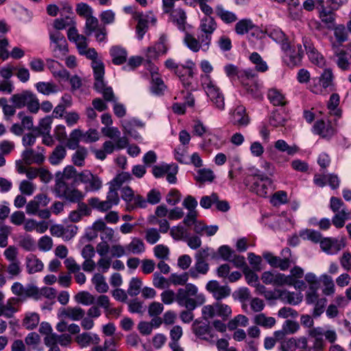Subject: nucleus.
I'll list each match as a JSON object with an SVG mask.
<instances>
[{
    "label": "nucleus",
    "mask_w": 351,
    "mask_h": 351,
    "mask_svg": "<svg viewBox=\"0 0 351 351\" xmlns=\"http://www.w3.org/2000/svg\"><path fill=\"white\" fill-rule=\"evenodd\" d=\"M211 104L219 110L225 109L224 95L215 81L201 84Z\"/></svg>",
    "instance_id": "obj_10"
},
{
    "label": "nucleus",
    "mask_w": 351,
    "mask_h": 351,
    "mask_svg": "<svg viewBox=\"0 0 351 351\" xmlns=\"http://www.w3.org/2000/svg\"><path fill=\"white\" fill-rule=\"evenodd\" d=\"M51 45L55 51H59L64 54L68 51L67 43L64 35L59 31H53L49 33Z\"/></svg>",
    "instance_id": "obj_30"
},
{
    "label": "nucleus",
    "mask_w": 351,
    "mask_h": 351,
    "mask_svg": "<svg viewBox=\"0 0 351 351\" xmlns=\"http://www.w3.org/2000/svg\"><path fill=\"white\" fill-rule=\"evenodd\" d=\"M77 51L82 56H86V58L92 60V68L94 70V63H103L101 60H97V53L94 48H88L87 40L85 43H83L81 46L78 47Z\"/></svg>",
    "instance_id": "obj_42"
},
{
    "label": "nucleus",
    "mask_w": 351,
    "mask_h": 351,
    "mask_svg": "<svg viewBox=\"0 0 351 351\" xmlns=\"http://www.w3.org/2000/svg\"><path fill=\"white\" fill-rule=\"evenodd\" d=\"M67 37L71 42L75 44L77 49L87 40L86 36L78 33L75 25L69 27L67 31Z\"/></svg>",
    "instance_id": "obj_51"
},
{
    "label": "nucleus",
    "mask_w": 351,
    "mask_h": 351,
    "mask_svg": "<svg viewBox=\"0 0 351 351\" xmlns=\"http://www.w3.org/2000/svg\"><path fill=\"white\" fill-rule=\"evenodd\" d=\"M37 91L44 95L56 94L58 92V87L53 82H39L35 85Z\"/></svg>",
    "instance_id": "obj_49"
},
{
    "label": "nucleus",
    "mask_w": 351,
    "mask_h": 351,
    "mask_svg": "<svg viewBox=\"0 0 351 351\" xmlns=\"http://www.w3.org/2000/svg\"><path fill=\"white\" fill-rule=\"evenodd\" d=\"M11 291L16 296L15 298L22 304L29 298L34 299L37 294V287L32 284L23 286L21 282H15L11 287Z\"/></svg>",
    "instance_id": "obj_17"
},
{
    "label": "nucleus",
    "mask_w": 351,
    "mask_h": 351,
    "mask_svg": "<svg viewBox=\"0 0 351 351\" xmlns=\"http://www.w3.org/2000/svg\"><path fill=\"white\" fill-rule=\"evenodd\" d=\"M311 132L324 138H330L335 134V129L329 120L317 119L313 123Z\"/></svg>",
    "instance_id": "obj_22"
},
{
    "label": "nucleus",
    "mask_w": 351,
    "mask_h": 351,
    "mask_svg": "<svg viewBox=\"0 0 351 351\" xmlns=\"http://www.w3.org/2000/svg\"><path fill=\"white\" fill-rule=\"evenodd\" d=\"M71 341L72 338L69 334L58 335L55 333L44 338V342L47 346L59 344L61 346L66 347L71 344Z\"/></svg>",
    "instance_id": "obj_33"
},
{
    "label": "nucleus",
    "mask_w": 351,
    "mask_h": 351,
    "mask_svg": "<svg viewBox=\"0 0 351 351\" xmlns=\"http://www.w3.org/2000/svg\"><path fill=\"white\" fill-rule=\"evenodd\" d=\"M333 73L330 69H326L319 78H314L309 86L310 90L317 95H325L333 86Z\"/></svg>",
    "instance_id": "obj_9"
},
{
    "label": "nucleus",
    "mask_w": 351,
    "mask_h": 351,
    "mask_svg": "<svg viewBox=\"0 0 351 351\" xmlns=\"http://www.w3.org/2000/svg\"><path fill=\"white\" fill-rule=\"evenodd\" d=\"M275 148L282 152H286L289 156H293L299 152V147L296 145H289L288 143L282 139H279L275 142Z\"/></svg>",
    "instance_id": "obj_53"
},
{
    "label": "nucleus",
    "mask_w": 351,
    "mask_h": 351,
    "mask_svg": "<svg viewBox=\"0 0 351 351\" xmlns=\"http://www.w3.org/2000/svg\"><path fill=\"white\" fill-rule=\"evenodd\" d=\"M10 102L15 105L17 109L27 107L29 112L36 114L40 109V102L35 94L32 91L25 90L12 95Z\"/></svg>",
    "instance_id": "obj_5"
},
{
    "label": "nucleus",
    "mask_w": 351,
    "mask_h": 351,
    "mask_svg": "<svg viewBox=\"0 0 351 351\" xmlns=\"http://www.w3.org/2000/svg\"><path fill=\"white\" fill-rule=\"evenodd\" d=\"M206 290L217 300H221L230 295L231 289L227 285H221L217 280H210L206 285Z\"/></svg>",
    "instance_id": "obj_24"
},
{
    "label": "nucleus",
    "mask_w": 351,
    "mask_h": 351,
    "mask_svg": "<svg viewBox=\"0 0 351 351\" xmlns=\"http://www.w3.org/2000/svg\"><path fill=\"white\" fill-rule=\"evenodd\" d=\"M250 60L255 64L256 71L261 73L266 72L269 67L265 61L257 52H253L250 56Z\"/></svg>",
    "instance_id": "obj_58"
},
{
    "label": "nucleus",
    "mask_w": 351,
    "mask_h": 351,
    "mask_svg": "<svg viewBox=\"0 0 351 351\" xmlns=\"http://www.w3.org/2000/svg\"><path fill=\"white\" fill-rule=\"evenodd\" d=\"M209 271V265L206 261L195 259L194 265L189 269V274L192 278L196 279L201 275H206Z\"/></svg>",
    "instance_id": "obj_38"
},
{
    "label": "nucleus",
    "mask_w": 351,
    "mask_h": 351,
    "mask_svg": "<svg viewBox=\"0 0 351 351\" xmlns=\"http://www.w3.org/2000/svg\"><path fill=\"white\" fill-rule=\"evenodd\" d=\"M100 232V239L101 241L96 246V251L100 256H105L110 250L109 242L113 241L114 231L112 228L106 226L102 219L97 220L95 226Z\"/></svg>",
    "instance_id": "obj_7"
},
{
    "label": "nucleus",
    "mask_w": 351,
    "mask_h": 351,
    "mask_svg": "<svg viewBox=\"0 0 351 351\" xmlns=\"http://www.w3.org/2000/svg\"><path fill=\"white\" fill-rule=\"evenodd\" d=\"M76 169L71 165L64 167L63 171H58L56 173V183L64 182V180H70L76 176Z\"/></svg>",
    "instance_id": "obj_55"
},
{
    "label": "nucleus",
    "mask_w": 351,
    "mask_h": 351,
    "mask_svg": "<svg viewBox=\"0 0 351 351\" xmlns=\"http://www.w3.org/2000/svg\"><path fill=\"white\" fill-rule=\"evenodd\" d=\"M195 70V62L191 60H187L184 64H180L176 71V75L186 88H189L191 86Z\"/></svg>",
    "instance_id": "obj_15"
},
{
    "label": "nucleus",
    "mask_w": 351,
    "mask_h": 351,
    "mask_svg": "<svg viewBox=\"0 0 351 351\" xmlns=\"http://www.w3.org/2000/svg\"><path fill=\"white\" fill-rule=\"evenodd\" d=\"M128 254H140L145 252V244L142 239L138 237L132 238L131 241L125 245Z\"/></svg>",
    "instance_id": "obj_46"
},
{
    "label": "nucleus",
    "mask_w": 351,
    "mask_h": 351,
    "mask_svg": "<svg viewBox=\"0 0 351 351\" xmlns=\"http://www.w3.org/2000/svg\"><path fill=\"white\" fill-rule=\"evenodd\" d=\"M53 122V117L46 116L41 119L37 127L35 128L34 131L38 132L41 135H49L51 128Z\"/></svg>",
    "instance_id": "obj_52"
},
{
    "label": "nucleus",
    "mask_w": 351,
    "mask_h": 351,
    "mask_svg": "<svg viewBox=\"0 0 351 351\" xmlns=\"http://www.w3.org/2000/svg\"><path fill=\"white\" fill-rule=\"evenodd\" d=\"M264 32L268 37L278 44L280 47L282 46V44H285L289 40L285 33L279 27L276 25H270L266 26Z\"/></svg>",
    "instance_id": "obj_29"
},
{
    "label": "nucleus",
    "mask_w": 351,
    "mask_h": 351,
    "mask_svg": "<svg viewBox=\"0 0 351 351\" xmlns=\"http://www.w3.org/2000/svg\"><path fill=\"white\" fill-rule=\"evenodd\" d=\"M58 315L59 317L69 318L72 321H79L84 317L85 311L79 306H68L66 308H60Z\"/></svg>",
    "instance_id": "obj_32"
},
{
    "label": "nucleus",
    "mask_w": 351,
    "mask_h": 351,
    "mask_svg": "<svg viewBox=\"0 0 351 351\" xmlns=\"http://www.w3.org/2000/svg\"><path fill=\"white\" fill-rule=\"evenodd\" d=\"M43 262L34 254H29L26 257V268L29 274H34L43 269Z\"/></svg>",
    "instance_id": "obj_41"
},
{
    "label": "nucleus",
    "mask_w": 351,
    "mask_h": 351,
    "mask_svg": "<svg viewBox=\"0 0 351 351\" xmlns=\"http://www.w3.org/2000/svg\"><path fill=\"white\" fill-rule=\"evenodd\" d=\"M340 102V97L337 93H332L327 103V108L332 116L340 118L342 111L338 108Z\"/></svg>",
    "instance_id": "obj_44"
},
{
    "label": "nucleus",
    "mask_w": 351,
    "mask_h": 351,
    "mask_svg": "<svg viewBox=\"0 0 351 351\" xmlns=\"http://www.w3.org/2000/svg\"><path fill=\"white\" fill-rule=\"evenodd\" d=\"M82 141V131L79 129L73 130L66 142V147L71 149H75L80 141Z\"/></svg>",
    "instance_id": "obj_60"
},
{
    "label": "nucleus",
    "mask_w": 351,
    "mask_h": 351,
    "mask_svg": "<svg viewBox=\"0 0 351 351\" xmlns=\"http://www.w3.org/2000/svg\"><path fill=\"white\" fill-rule=\"evenodd\" d=\"M283 52V60L289 66H295L300 64L304 55V51L301 44H291L288 40L280 47Z\"/></svg>",
    "instance_id": "obj_8"
},
{
    "label": "nucleus",
    "mask_w": 351,
    "mask_h": 351,
    "mask_svg": "<svg viewBox=\"0 0 351 351\" xmlns=\"http://www.w3.org/2000/svg\"><path fill=\"white\" fill-rule=\"evenodd\" d=\"M230 121L239 128L247 126L250 123V119L246 114L245 108L242 105L237 106L230 112Z\"/></svg>",
    "instance_id": "obj_25"
},
{
    "label": "nucleus",
    "mask_w": 351,
    "mask_h": 351,
    "mask_svg": "<svg viewBox=\"0 0 351 351\" xmlns=\"http://www.w3.org/2000/svg\"><path fill=\"white\" fill-rule=\"evenodd\" d=\"M45 149L41 147H37V151L32 149H25L21 154L22 159L26 165L36 163L40 165L43 163L45 159Z\"/></svg>",
    "instance_id": "obj_26"
},
{
    "label": "nucleus",
    "mask_w": 351,
    "mask_h": 351,
    "mask_svg": "<svg viewBox=\"0 0 351 351\" xmlns=\"http://www.w3.org/2000/svg\"><path fill=\"white\" fill-rule=\"evenodd\" d=\"M254 322L265 328H271L275 325L276 319L273 317H267L265 314L260 313L254 317Z\"/></svg>",
    "instance_id": "obj_61"
},
{
    "label": "nucleus",
    "mask_w": 351,
    "mask_h": 351,
    "mask_svg": "<svg viewBox=\"0 0 351 351\" xmlns=\"http://www.w3.org/2000/svg\"><path fill=\"white\" fill-rule=\"evenodd\" d=\"M214 12L216 15L226 24L232 23L238 19L237 14L231 11L227 10L221 4L216 5Z\"/></svg>",
    "instance_id": "obj_39"
},
{
    "label": "nucleus",
    "mask_w": 351,
    "mask_h": 351,
    "mask_svg": "<svg viewBox=\"0 0 351 351\" xmlns=\"http://www.w3.org/2000/svg\"><path fill=\"white\" fill-rule=\"evenodd\" d=\"M261 280L266 285H271L275 287L291 284L290 276H287L277 271H265L261 275Z\"/></svg>",
    "instance_id": "obj_21"
},
{
    "label": "nucleus",
    "mask_w": 351,
    "mask_h": 351,
    "mask_svg": "<svg viewBox=\"0 0 351 351\" xmlns=\"http://www.w3.org/2000/svg\"><path fill=\"white\" fill-rule=\"evenodd\" d=\"M182 205L189 210V213L184 218L182 223L184 225H189L190 223H193L195 218H197V212L195 210L197 206V201L194 197L188 195L184 199Z\"/></svg>",
    "instance_id": "obj_27"
},
{
    "label": "nucleus",
    "mask_w": 351,
    "mask_h": 351,
    "mask_svg": "<svg viewBox=\"0 0 351 351\" xmlns=\"http://www.w3.org/2000/svg\"><path fill=\"white\" fill-rule=\"evenodd\" d=\"M134 19L138 21L136 34L138 39L141 40L147 30L149 23L155 24L156 18L152 12L143 14L142 12L134 13Z\"/></svg>",
    "instance_id": "obj_20"
},
{
    "label": "nucleus",
    "mask_w": 351,
    "mask_h": 351,
    "mask_svg": "<svg viewBox=\"0 0 351 351\" xmlns=\"http://www.w3.org/2000/svg\"><path fill=\"white\" fill-rule=\"evenodd\" d=\"M255 27L252 21L250 19H243L239 20L234 26V31L238 35H244L247 34Z\"/></svg>",
    "instance_id": "obj_48"
},
{
    "label": "nucleus",
    "mask_w": 351,
    "mask_h": 351,
    "mask_svg": "<svg viewBox=\"0 0 351 351\" xmlns=\"http://www.w3.org/2000/svg\"><path fill=\"white\" fill-rule=\"evenodd\" d=\"M183 43L184 45L191 51L197 53L199 51L206 52L208 51L210 43L208 40L202 35H199L197 37L193 33H191L188 29L183 32Z\"/></svg>",
    "instance_id": "obj_12"
},
{
    "label": "nucleus",
    "mask_w": 351,
    "mask_h": 351,
    "mask_svg": "<svg viewBox=\"0 0 351 351\" xmlns=\"http://www.w3.org/2000/svg\"><path fill=\"white\" fill-rule=\"evenodd\" d=\"M93 75L95 79L94 87L95 90L103 95L106 101H114V93L112 88L107 86L104 81L105 69L104 63H94Z\"/></svg>",
    "instance_id": "obj_6"
},
{
    "label": "nucleus",
    "mask_w": 351,
    "mask_h": 351,
    "mask_svg": "<svg viewBox=\"0 0 351 351\" xmlns=\"http://www.w3.org/2000/svg\"><path fill=\"white\" fill-rule=\"evenodd\" d=\"M267 98L270 103L275 106H283L287 103L285 95L282 90L276 88H272L268 90Z\"/></svg>",
    "instance_id": "obj_36"
},
{
    "label": "nucleus",
    "mask_w": 351,
    "mask_h": 351,
    "mask_svg": "<svg viewBox=\"0 0 351 351\" xmlns=\"http://www.w3.org/2000/svg\"><path fill=\"white\" fill-rule=\"evenodd\" d=\"M215 176L214 172L210 169L203 168L197 171L195 178L199 182H212Z\"/></svg>",
    "instance_id": "obj_56"
},
{
    "label": "nucleus",
    "mask_w": 351,
    "mask_h": 351,
    "mask_svg": "<svg viewBox=\"0 0 351 351\" xmlns=\"http://www.w3.org/2000/svg\"><path fill=\"white\" fill-rule=\"evenodd\" d=\"M249 189L258 196L267 197L274 189L273 180L258 169H254L250 175Z\"/></svg>",
    "instance_id": "obj_4"
},
{
    "label": "nucleus",
    "mask_w": 351,
    "mask_h": 351,
    "mask_svg": "<svg viewBox=\"0 0 351 351\" xmlns=\"http://www.w3.org/2000/svg\"><path fill=\"white\" fill-rule=\"evenodd\" d=\"M199 66L202 71L203 72V73L201 74L199 77L201 84H204V83L206 84L207 82L215 81L210 75L214 69L208 60H202L199 63Z\"/></svg>",
    "instance_id": "obj_45"
},
{
    "label": "nucleus",
    "mask_w": 351,
    "mask_h": 351,
    "mask_svg": "<svg viewBox=\"0 0 351 351\" xmlns=\"http://www.w3.org/2000/svg\"><path fill=\"white\" fill-rule=\"evenodd\" d=\"M193 331L197 337L210 343H214L218 338L212 327L206 323L195 321L193 324Z\"/></svg>",
    "instance_id": "obj_19"
},
{
    "label": "nucleus",
    "mask_w": 351,
    "mask_h": 351,
    "mask_svg": "<svg viewBox=\"0 0 351 351\" xmlns=\"http://www.w3.org/2000/svg\"><path fill=\"white\" fill-rule=\"evenodd\" d=\"M121 196L126 203L128 210L130 211L136 208H145L147 206L145 199L140 195H135L134 191L129 186L121 189Z\"/></svg>",
    "instance_id": "obj_14"
},
{
    "label": "nucleus",
    "mask_w": 351,
    "mask_h": 351,
    "mask_svg": "<svg viewBox=\"0 0 351 351\" xmlns=\"http://www.w3.org/2000/svg\"><path fill=\"white\" fill-rule=\"evenodd\" d=\"M169 21L177 27L182 32L188 29L192 28L191 25L187 23V15L184 9L178 8L169 13Z\"/></svg>",
    "instance_id": "obj_23"
},
{
    "label": "nucleus",
    "mask_w": 351,
    "mask_h": 351,
    "mask_svg": "<svg viewBox=\"0 0 351 351\" xmlns=\"http://www.w3.org/2000/svg\"><path fill=\"white\" fill-rule=\"evenodd\" d=\"M320 247L326 253L335 254L341 250L342 245L337 239L328 237L320 241Z\"/></svg>",
    "instance_id": "obj_35"
},
{
    "label": "nucleus",
    "mask_w": 351,
    "mask_h": 351,
    "mask_svg": "<svg viewBox=\"0 0 351 351\" xmlns=\"http://www.w3.org/2000/svg\"><path fill=\"white\" fill-rule=\"evenodd\" d=\"M165 88L166 86L160 75L152 77L150 90L153 94L156 95H162Z\"/></svg>",
    "instance_id": "obj_57"
},
{
    "label": "nucleus",
    "mask_w": 351,
    "mask_h": 351,
    "mask_svg": "<svg viewBox=\"0 0 351 351\" xmlns=\"http://www.w3.org/2000/svg\"><path fill=\"white\" fill-rule=\"evenodd\" d=\"M223 70L230 80L237 77L241 84L254 97H259L261 95V85L258 83V76L255 71L251 69L239 70L238 67L232 64L224 66Z\"/></svg>",
    "instance_id": "obj_1"
},
{
    "label": "nucleus",
    "mask_w": 351,
    "mask_h": 351,
    "mask_svg": "<svg viewBox=\"0 0 351 351\" xmlns=\"http://www.w3.org/2000/svg\"><path fill=\"white\" fill-rule=\"evenodd\" d=\"M66 156L65 147L62 145H57L49 156V162L53 166L58 165L62 163Z\"/></svg>",
    "instance_id": "obj_43"
},
{
    "label": "nucleus",
    "mask_w": 351,
    "mask_h": 351,
    "mask_svg": "<svg viewBox=\"0 0 351 351\" xmlns=\"http://www.w3.org/2000/svg\"><path fill=\"white\" fill-rule=\"evenodd\" d=\"M87 155L88 151L85 147H79L72 156L73 164L78 167L84 166Z\"/></svg>",
    "instance_id": "obj_64"
},
{
    "label": "nucleus",
    "mask_w": 351,
    "mask_h": 351,
    "mask_svg": "<svg viewBox=\"0 0 351 351\" xmlns=\"http://www.w3.org/2000/svg\"><path fill=\"white\" fill-rule=\"evenodd\" d=\"M193 132L194 134L198 136H202L204 134L206 135L208 137V141L210 144L214 145L215 148L219 149L221 147V145L217 143H213L215 139L217 138V136L213 134L211 131L208 130V128L204 125V123L200 121H194L193 125Z\"/></svg>",
    "instance_id": "obj_28"
},
{
    "label": "nucleus",
    "mask_w": 351,
    "mask_h": 351,
    "mask_svg": "<svg viewBox=\"0 0 351 351\" xmlns=\"http://www.w3.org/2000/svg\"><path fill=\"white\" fill-rule=\"evenodd\" d=\"M204 302V295L198 293V288L193 284L188 283L177 291V303L189 310H194Z\"/></svg>",
    "instance_id": "obj_3"
},
{
    "label": "nucleus",
    "mask_w": 351,
    "mask_h": 351,
    "mask_svg": "<svg viewBox=\"0 0 351 351\" xmlns=\"http://www.w3.org/2000/svg\"><path fill=\"white\" fill-rule=\"evenodd\" d=\"M324 330L322 327L312 328L308 330V335L314 339L313 348L315 350H322L325 347L324 340Z\"/></svg>",
    "instance_id": "obj_34"
},
{
    "label": "nucleus",
    "mask_w": 351,
    "mask_h": 351,
    "mask_svg": "<svg viewBox=\"0 0 351 351\" xmlns=\"http://www.w3.org/2000/svg\"><path fill=\"white\" fill-rule=\"evenodd\" d=\"M202 317L204 319L208 320L215 317H220L223 320H226L232 314V309L230 306L219 302L212 304L204 306L202 308Z\"/></svg>",
    "instance_id": "obj_11"
},
{
    "label": "nucleus",
    "mask_w": 351,
    "mask_h": 351,
    "mask_svg": "<svg viewBox=\"0 0 351 351\" xmlns=\"http://www.w3.org/2000/svg\"><path fill=\"white\" fill-rule=\"evenodd\" d=\"M279 293L280 300L284 303L297 305L302 302V297L300 294L294 292H289L286 290H281Z\"/></svg>",
    "instance_id": "obj_50"
},
{
    "label": "nucleus",
    "mask_w": 351,
    "mask_h": 351,
    "mask_svg": "<svg viewBox=\"0 0 351 351\" xmlns=\"http://www.w3.org/2000/svg\"><path fill=\"white\" fill-rule=\"evenodd\" d=\"M249 324L248 318L243 315H238L228 323V328L230 330H236L238 326L245 327Z\"/></svg>",
    "instance_id": "obj_62"
},
{
    "label": "nucleus",
    "mask_w": 351,
    "mask_h": 351,
    "mask_svg": "<svg viewBox=\"0 0 351 351\" xmlns=\"http://www.w3.org/2000/svg\"><path fill=\"white\" fill-rule=\"evenodd\" d=\"M73 25H75V21L73 17L69 16L58 18L53 22L55 31L62 30Z\"/></svg>",
    "instance_id": "obj_59"
},
{
    "label": "nucleus",
    "mask_w": 351,
    "mask_h": 351,
    "mask_svg": "<svg viewBox=\"0 0 351 351\" xmlns=\"http://www.w3.org/2000/svg\"><path fill=\"white\" fill-rule=\"evenodd\" d=\"M112 63L116 65H120L125 62L128 57L126 50L120 46H113L110 50Z\"/></svg>",
    "instance_id": "obj_40"
},
{
    "label": "nucleus",
    "mask_w": 351,
    "mask_h": 351,
    "mask_svg": "<svg viewBox=\"0 0 351 351\" xmlns=\"http://www.w3.org/2000/svg\"><path fill=\"white\" fill-rule=\"evenodd\" d=\"M75 341L81 348H87L90 346L99 345L101 339L96 333L85 332L77 335Z\"/></svg>",
    "instance_id": "obj_31"
},
{
    "label": "nucleus",
    "mask_w": 351,
    "mask_h": 351,
    "mask_svg": "<svg viewBox=\"0 0 351 351\" xmlns=\"http://www.w3.org/2000/svg\"><path fill=\"white\" fill-rule=\"evenodd\" d=\"M185 5L193 8L199 7L204 14L200 20L199 29L203 37L208 40L211 43L212 35L217 27V23L211 15L214 13V9L210 5L213 0H182Z\"/></svg>",
    "instance_id": "obj_2"
},
{
    "label": "nucleus",
    "mask_w": 351,
    "mask_h": 351,
    "mask_svg": "<svg viewBox=\"0 0 351 351\" xmlns=\"http://www.w3.org/2000/svg\"><path fill=\"white\" fill-rule=\"evenodd\" d=\"M55 191L60 197L73 203L80 202L84 197L81 191L69 186L65 182L56 183Z\"/></svg>",
    "instance_id": "obj_13"
},
{
    "label": "nucleus",
    "mask_w": 351,
    "mask_h": 351,
    "mask_svg": "<svg viewBox=\"0 0 351 351\" xmlns=\"http://www.w3.org/2000/svg\"><path fill=\"white\" fill-rule=\"evenodd\" d=\"M77 180L85 184L87 192L99 191L102 186V181L99 176L93 174L89 170H84L77 174Z\"/></svg>",
    "instance_id": "obj_18"
},
{
    "label": "nucleus",
    "mask_w": 351,
    "mask_h": 351,
    "mask_svg": "<svg viewBox=\"0 0 351 351\" xmlns=\"http://www.w3.org/2000/svg\"><path fill=\"white\" fill-rule=\"evenodd\" d=\"M39 321L40 317L38 313H29L26 314L23 319V326L27 329L32 330L38 326Z\"/></svg>",
    "instance_id": "obj_63"
},
{
    "label": "nucleus",
    "mask_w": 351,
    "mask_h": 351,
    "mask_svg": "<svg viewBox=\"0 0 351 351\" xmlns=\"http://www.w3.org/2000/svg\"><path fill=\"white\" fill-rule=\"evenodd\" d=\"M21 303L15 297L10 298L5 304H2L1 315L6 317H12L19 311Z\"/></svg>",
    "instance_id": "obj_37"
},
{
    "label": "nucleus",
    "mask_w": 351,
    "mask_h": 351,
    "mask_svg": "<svg viewBox=\"0 0 351 351\" xmlns=\"http://www.w3.org/2000/svg\"><path fill=\"white\" fill-rule=\"evenodd\" d=\"M91 282L98 293H105L108 292L109 287L105 277L101 274H95L91 279Z\"/></svg>",
    "instance_id": "obj_47"
},
{
    "label": "nucleus",
    "mask_w": 351,
    "mask_h": 351,
    "mask_svg": "<svg viewBox=\"0 0 351 351\" xmlns=\"http://www.w3.org/2000/svg\"><path fill=\"white\" fill-rule=\"evenodd\" d=\"M335 213L332 218V223L337 228H341L344 226L345 221L350 219V213L346 208H342L339 212Z\"/></svg>",
    "instance_id": "obj_54"
},
{
    "label": "nucleus",
    "mask_w": 351,
    "mask_h": 351,
    "mask_svg": "<svg viewBox=\"0 0 351 351\" xmlns=\"http://www.w3.org/2000/svg\"><path fill=\"white\" fill-rule=\"evenodd\" d=\"M302 45L309 61L318 67L323 68L326 64V60L315 47L312 40L308 37H303Z\"/></svg>",
    "instance_id": "obj_16"
}]
</instances>
